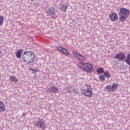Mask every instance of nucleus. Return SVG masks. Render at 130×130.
<instances>
[{
	"label": "nucleus",
	"mask_w": 130,
	"mask_h": 130,
	"mask_svg": "<svg viewBox=\"0 0 130 130\" xmlns=\"http://www.w3.org/2000/svg\"><path fill=\"white\" fill-rule=\"evenodd\" d=\"M109 17L111 19L112 22H116V21H117V20H118L117 14L115 13H112L110 14Z\"/></svg>",
	"instance_id": "8"
},
{
	"label": "nucleus",
	"mask_w": 130,
	"mask_h": 130,
	"mask_svg": "<svg viewBox=\"0 0 130 130\" xmlns=\"http://www.w3.org/2000/svg\"><path fill=\"white\" fill-rule=\"evenodd\" d=\"M22 57L24 62L30 63V62H33L34 61L35 55L31 51H27L24 52Z\"/></svg>",
	"instance_id": "1"
},
{
	"label": "nucleus",
	"mask_w": 130,
	"mask_h": 130,
	"mask_svg": "<svg viewBox=\"0 0 130 130\" xmlns=\"http://www.w3.org/2000/svg\"><path fill=\"white\" fill-rule=\"evenodd\" d=\"M6 110V106L3 102H0V112H3Z\"/></svg>",
	"instance_id": "12"
},
{
	"label": "nucleus",
	"mask_w": 130,
	"mask_h": 130,
	"mask_svg": "<svg viewBox=\"0 0 130 130\" xmlns=\"http://www.w3.org/2000/svg\"><path fill=\"white\" fill-rule=\"evenodd\" d=\"M47 13L49 16L55 15V11L54 10V8L51 7L47 11Z\"/></svg>",
	"instance_id": "10"
},
{
	"label": "nucleus",
	"mask_w": 130,
	"mask_h": 130,
	"mask_svg": "<svg viewBox=\"0 0 130 130\" xmlns=\"http://www.w3.org/2000/svg\"><path fill=\"white\" fill-rule=\"evenodd\" d=\"M22 52H23V50L20 49L17 51L16 53V56L17 58H21V55H22Z\"/></svg>",
	"instance_id": "13"
},
{
	"label": "nucleus",
	"mask_w": 130,
	"mask_h": 130,
	"mask_svg": "<svg viewBox=\"0 0 130 130\" xmlns=\"http://www.w3.org/2000/svg\"><path fill=\"white\" fill-rule=\"evenodd\" d=\"M32 71H33L34 72H35V73H36V72H37V71H36V70H34V69H33Z\"/></svg>",
	"instance_id": "26"
},
{
	"label": "nucleus",
	"mask_w": 130,
	"mask_h": 130,
	"mask_svg": "<svg viewBox=\"0 0 130 130\" xmlns=\"http://www.w3.org/2000/svg\"><path fill=\"white\" fill-rule=\"evenodd\" d=\"M62 52L66 55H70V53L69 52V51H68V50L66 48H64Z\"/></svg>",
	"instance_id": "20"
},
{
	"label": "nucleus",
	"mask_w": 130,
	"mask_h": 130,
	"mask_svg": "<svg viewBox=\"0 0 130 130\" xmlns=\"http://www.w3.org/2000/svg\"><path fill=\"white\" fill-rule=\"evenodd\" d=\"M47 92H49V93H54L55 94L58 92V88L55 86H52L47 89Z\"/></svg>",
	"instance_id": "9"
},
{
	"label": "nucleus",
	"mask_w": 130,
	"mask_h": 130,
	"mask_svg": "<svg viewBox=\"0 0 130 130\" xmlns=\"http://www.w3.org/2000/svg\"><path fill=\"white\" fill-rule=\"evenodd\" d=\"M97 73L98 74H103L104 73V69L102 68H100L97 70Z\"/></svg>",
	"instance_id": "19"
},
{
	"label": "nucleus",
	"mask_w": 130,
	"mask_h": 130,
	"mask_svg": "<svg viewBox=\"0 0 130 130\" xmlns=\"http://www.w3.org/2000/svg\"><path fill=\"white\" fill-rule=\"evenodd\" d=\"M83 94L86 97H92V95H93V89L90 87H87L86 89H83Z\"/></svg>",
	"instance_id": "5"
},
{
	"label": "nucleus",
	"mask_w": 130,
	"mask_h": 130,
	"mask_svg": "<svg viewBox=\"0 0 130 130\" xmlns=\"http://www.w3.org/2000/svg\"><path fill=\"white\" fill-rule=\"evenodd\" d=\"M118 87V85L116 83H114L112 84V88H113V90L114 91L115 89H116Z\"/></svg>",
	"instance_id": "21"
},
{
	"label": "nucleus",
	"mask_w": 130,
	"mask_h": 130,
	"mask_svg": "<svg viewBox=\"0 0 130 130\" xmlns=\"http://www.w3.org/2000/svg\"><path fill=\"white\" fill-rule=\"evenodd\" d=\"M34 124L36 127H40L42 129L46 128V123L45 120L43 118H39V119L34 122Z\"/></svg>",
	"instance_id": "4"
},
{
	"label": "nucleus",
	"mask_w": 130,
	"mask_h": 130,
	"mask_svg": "<svg viewBox=\"0 0 130 130\" xmlns=\"http://www.w3.org/2000/svg\"><path fill=\"white\" fill-rule=\"evenodd\" d=\"M0 54H2V51H0Z\"/></svg>",
	"instance_id": "27"
},
{
	"label": "nucleus",
	"mask_w": 130,
	"mask_h": 130,
	"mask_svg": "<svg viewBox=\"0 0 130 130\" xmlns=\"http://www.w3.org/2000/svg\"><path fill=\"white\" fill-rule=\"evenodd\" d=\"M4 22V17L0 16V26H3V23Z\"/></svg>",
	"instance_id": "22"
},
{
	"label": "nucleus",
	"mask_w": 130,
	"mask_h": 130,
	"mask_svg": "<svg viewBox=\"0 0 130 130\" xmlns=\"http://www.w3.org/2000/svg\"><path fill=\"white\" fill-rule=\"evenodd\" d=\"M73 54L75 57H77L78 59H80V60H82V61H85L86 60V57H84L82 54H80V53L74 51L73 52Z\"/></svg>",
	"instance_id": "7"
},
{
	"label": "nucleus",
	"mask_w": 130,
	"mask_h": 130,
	"mask_svg": "<svg viewBox=\"0 0 130 130\" xmlns=\"http://www.w3.org/2000/svg\"><path fill=\"white\" fill-rule=\"evenodd\" d=\"M79 67L86 73H92L94 70L93 65L88 62H80L79 63Z\"/></svg>",
	"instance_id": "2"
},
{
	"label": "nucleus",
	"mask_w": 130,
	"mask_h": 130,
	"mask_svg": "<svg viewBox=\"0 0 130 130\" xmlns=\"http://www.w3.org/2000/svg\"><path fill=\"white\" fill-rule=\"evenodd\" d=\"M115 58L118 59L119 61L124 60V58H125V54H124L123 53H118L115 55Z\"/></svg>",
	"instance_id": "6"
},
{
	"label": "nucleus",
	"mask_w": 130,
	"mask_h": 130,
	"mask_svg": "<svg viewBox=\"0 0 130 130\" xmlns=\"http://www.w3.org/2000/svg\"><path fill=\"white\" fill-rule=\"evenodd\" d=\"M10 79H11V81H12L14 83H18V79H17V77L14 76H10Z\"/></svg>",
	"instance_id": "15"
},
{
	"label": "nucleus",
	"mask_w": 130,
	"mask_h": 130,
	"mask_svg": "<svg viewBox=\"0 0 130 130\" xmlns=\"http://www.w3.org/2000/svg\"><path fill=\"white\" fill-rule=\"evenodd\" d=\"M60 10L62 12L66 13L67 12V10H68V5L67 4H62L60 5Z\"/></svg>",
	"instance_id": "11"
},
{
	"label": "nucleus",
	"mask_w": 130,
	"mask_h": 130,
	"mask_svg": "<svg viewBox=\"0 0 130 130\" xmlns=\"http://www.w3.org/2000/svg\"><path fill=\"white\" fill-rule=\"evenodd\" d=\"M125 61L128 66H130V54H128Z\"/></svg>",
	"instance_id": "16"
},
{
	"label": "nucleus",
	"mask_w": 130,
	"mask_h": 130,
	"mask_svg": "<svg viewBox=\"0 0 130 130\" xmlns=\"http://www.w3.org/2000/svg\"><path fill=\"white\" fill-rule=\"evenodd\" d=\"M32 71H33L34 72H35V73H36V72H37V71H36V70H34V69H33Z\"/></svg>",
	"instance_id": "25"
},
{
	"label": "nucleus",
	"mask_w": 130,
	"mask_h": 130,
	"mask_svg": "<svg viewBox=\"0 0 130 130\" xmlns=\"http://www.w3.org/2000/svg\"><path fill=\"white\" fill-rule=\"evenodd\" d=\"M129 15V10L125 8H121L120 9V20L122 22H124L126 18L128 17Z\"/></svg>",
	"instance_id": "3"
},
{
	"label": "nucleus",
	"mask_w": 130,
	"mask_h": 130,
	"mask_svg": "<svg viewBox=\"0 0 130 130\" xmlns=\"http://www.w3.org/2000/svg\"><path fill=\"white\" fill-rule=\"evenodd\" d=\"M56 48L58 49V50H59V51H61V52H62L63 49H64V48L61 46H58L56 47Z\"/></svg>",
	"instance_id": "23"
},
{
	"label": "nucleus",
	"mask_w": 130,
	"mask_h": 130,
	"mask_svg": "<svg viewBox=\"0 0 130 130\" xmlns=\"http://www.w3.org/2000/svg\"><path fill=\"white\" fill-rule=\"evenodd\" d=\"M105 89L107 91H108L109 92H113V89L112 88V86H111V85H108L106 86Z\"/></svg>",
	"instance_id": "14"
},
{
	"label": "nucleus",
	"mask_w": 130,
	"mask_h": 130,
	"mask_svg": "<svg viewBox=\"0 0 130 130\" xmlns=\"http://www.w3.org/2000/svg\"><path fill=\"white\" fill-rule=\"evenodd\" d=\"M22 116H26V114L25 113H23V114H22Z\"/></svg>",
	"instance_id": "24"
},
{
	"label": "nucleus",
	"mask_w": 130,
	"mask_h": 130,
	"mask_svg": "<svg viewBox=\"0 0 130 130\" xmlns=\"http://www.w3.org/2000/svg\"><path fill=\"white\" fill-rule=\"evenodd\" d=\"M99 79L101 82H104V81H105V76L104 75L102 74L99 76Z\"/></svg>",
	"instance_id": "18"
},
{
	"label": "nucleus",
	"mask_w": 130,
	"mask_h": 130,
	"mask_svg": "<svg viewBox=\"0 0 130 130\" xmlns=\"http://www.w3.org/2000/svg\"><path fill=\"white\" fill-rule=\"evenodd\" d=\"M105 77L106 78H110L111 77V75H110V73H109V71H106L104 72V75Z\"/></svg>",
	"instance_id": "17"
}]
</instances>
